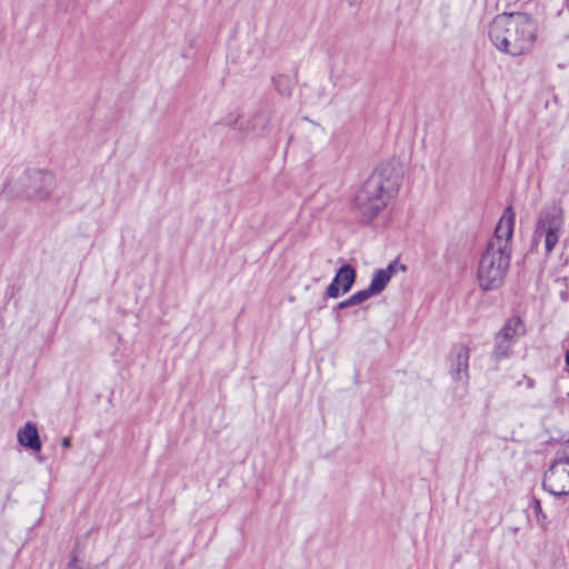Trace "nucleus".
<instances>
[{"label": "nucleus", "instance_id": "9b49d317", "mask_svg": "<svg viewBox=\"0 0 569 569\" xmlns=\"http://www.w3.org/2000/svg\"><path fill=\"white\" fill-rule=\"evenodd\" d=\"M451 363V370L453 378L463 383L468 380V361H469V349L466 346H459L455 352Z\"/></svg>", "mask_w": 569, "mask_h": 569}, {"label": "nucleus", "instance_id": "4468645a", "mask_svg": "<svg viewBox=\"0 0 569 569\" xmlns=\"http://www.w3.org/2000/svg\"><path fill=\"white\" fill-rule=\"evenodd\" d=\"M61 446H62L63 448H69V447L71 446V440H70V438H67V437H66V438H63V439H62V441H61Z\"/></svg>", "mask_w": 569, "mask_h": 569}, {"label": "nucleus", "instance_id": "20e7f679", "mask_svg": "<svg viewBox=\"0 0 569 569\" xmlns=\"http://www.w3.org/2000/svg\"><path fill=\"white\" fill-rule=\"evenodd\" d=\"M565 231V214L560 207L551 206L543 208L536 220L531 247L538 251L543 244L545 256L549 257L557 247Z\"/></svg>", "mask_w": 569, "mask_h": 569}, {"label": "nucleus", "instance_id": "1a4fd4ad", "mask_svg": "<svg viewBox=\"0 0 569 569\" xmlns=\"http://www.w3.org/2000/svg\"><path fill=\"white\" fill-rule=\"evenodd\" d=\"M398 269L405 270V267L399 264L398 261H393L387 268L376 270L369 284L370 291L376 296L381 293Z\"/></svg>", "mask_w": 569, "mask_h": 569}, {"label": "nucleus", "instance_id": "dca6fc26", "mask_svg": "<svg viewBox=\"0 0 569 569\" xmlns=\"http://www.w3.org/2000/svg\"><path fill=\"white\" fill-rule=\"evenodd\" d=\"M350 3H356L358 2L359 0H348Z\"/></svg>", "mask_w": 569, "mask_h": 569}, {"label": "nucleus", "instance_id": "0eeeda50", "mask_svg": "<svg viewBox=\"0 0 569 569\" xmlns=\"http://www.w3.org/2000/svg\"><path fill=\"white\" fill-rule=\"evenodd\" d=\"M523 335L522 322L519 318L509 319L496 337L495 356L497 359L508 357L512 345Z\"/></svg>", "mask_w": 569, "mask_h": 569}, {"label": "nucleus", "instance_id": "f03ea898", "mask_svg": "<svg viewBox=\"0 0 569 569\" xmlns=\"http://www.w3.org/2000/svg\"><path fill=\"white\" fill-rule=\"evenodd\" d=\"M403 178L401 163L391 159L380 163L363 182L353 200V210L362 221H371L398 192Z\"/></svg>", "mask_w": 569, "mask_h": 569}, {"label": "nucleus", "instance_id": "39448f33", "mask_svg": "<svg viewBox=\"0 0 569 569\" xmlns=\"http://www.w3.org/2000/svg\"><path fill=\"white\" fill-rule=\"evenodd\" d=\"M24 188L23 197L34 200H44L51 193L54 187V177L50 172L41 170H31L24 173L20 180Z\"/></svg>", "mask_w": 569, "mask_h": 569}, {"label": "nucleus", "instance_id": "2eb2a0df", "mask_svg": "<svg viewBox=\"0 0 569 569\" xmlns=\"http://www.w3.org/2000/svg\"><path fill=\"white\" fill-rule=\"evenodd\" d=\"M565 361L566 365L569 366V351L566 353Z\"/></svg>", "mask_w": 569, "mask_h": 569}, {"label": "nucleus", "instance_id": "6e6552de", "mask_svg": "<svg viewBox=\"0 0 569 569\" xmlns=\"http://www.w3.org/2000/svg\"><path fill=\"white\" fill-rule=\"evenodd\" d=\"M356 280V270L350 264H343L337 270V273L327 288V296L329 298H338L340 291L347 293L353 286Z\"/></svg>", "mask_w": 569, "mask_h": 569}, {"label": "nucleus", "instance_id": "9d476101", "mask_svg": "<svg viewBox=\"0 0 569 569\" xmlns=\"http://www.w3.org/2000/svg\"><path fill=\"white\" fill-rule=\"evenodd\" d=\"M17 440L20 446L31 451H40L42 443L38 428L32 422H26L17 432Z\"/></svg>", "mask_w": 569, "mask_h": 569}, {"label": "nucleus", "instance_id": "f8f14e48", "mask_svg": "<svg viewBox=\"0 0 569 569\" xmlns=\"http://www.w3.org/2000/svg\"><path fill=\"white\" fill-rule=\"evenodd\" d=\"M373 296H376V295L372 291H370V288L368 287V288H366L363 290H360V291L353 293L348 299L339 302L337 308L338 309H345V308H348L350 306L360 305V303H362L363 301L368 300L369 298H371Z\"/></svg>", "mask_w": 569, "mask_h": 569}, {"label": "nucleus", "instance_id": "423d86ee", "mask_svg": "<svg viewBox=\"0 0 569 569\" xmlns=\"http://www.w3.org/2000/svg\"><path fill=\"white\" fill-rule=\"evenodd\" d=\"M543 487L553 496L569 495V458L555 462L543 477Z\"/></svg>", "mask_w": 569, "mask_h": 569}, {"label": "nucleus", "instance_id": "7ed1b4c3", "mask_svg": "<svg viewBox=\"0 0 569 569\" xmlns=\"http://www.w3.org/2000/svg\"><path fill=\"white\" fill-rule=\"evenodd\" d=\"M493 46L511 56H520L533 46L536 27L527 14L503 13L497 16L489 27Z\"/></svg>", "mask_w": 569, "mask_h": 569}, {"label": "nucleus", "instance_id": "ddd939ff", "mask_svg": "<svg viewBox=\"0 0 569 569\" xmlns=\"http://www.w3.org/2000/svg\"><path fill=\"white\" fill-rule=\"evenodd\" d=\"M532 505H533V510H535V515H536V519H537V522L543 527L545 526V522H546V515L543 513L542 511V508H541V503L538 499L533 498L532 500Z\"/></svg>", "mask_w": 569, "mask_h": 569}, {"label": "nucleus", "instance_id": "f257e3e1", "mask_svg": "<svg viewBox=\"0 0 569 569\" xmlns=\"http://www.w3.org/2000/svg\"><path fill=\"white\" fill-rule=\"evenodd\" d=\"M515 221V210L511 207L506 208L480 257L477 277L480 288L485 291L496 290L505 281L512 253Z\"/></svg>", "mask_w": 569, "mask_h": 569}]
</instances>
